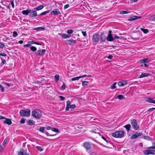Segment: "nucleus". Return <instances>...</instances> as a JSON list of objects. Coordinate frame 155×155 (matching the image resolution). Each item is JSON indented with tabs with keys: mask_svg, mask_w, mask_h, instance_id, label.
Here are the masks:
<instances>
[{
	"mask_svg": "<svg viewBox=\"0 0 155 155\" xmlns=\"http://www.w3.org/2000/svg\"><path fill=\"white\" fill-rule=\"evenodd\" d=\"M150 74L148 73H143L141 74L138 76V78H142L144 77H147L150 75Z\"/></svg>",
	"mask_w": 155,
	"mask_h": 155,
	"instance_id": "aec40b11",
	"label": "nucleus"
},
{
	"mask_svg": "<svg viewBox=\"0 0 155 155\" xmlns=\"http://www.w3.org/2000/svg\"><path fill=\"white\" fill-rule=\"evenodd\" d=\"M84 147L86 149L88 153H91L92 150L91 149V145L88 142H85L83 144Z\"/></svg>",
	"mask_w": 155,
	"mask_h": 155,
	"instance_id": "7ed1b4c3",
	"label": "nucleus"
},
{
	"mask_svg": "<svg viewBox=\"0 0 155 155\" xmlns=\"http://www.w3.org/2000/svg\"><path fill=\"white\" fill-rule=\"evenodd\" d=\"M130 127L131 125L130 124H127L124 126V127L126 129L128 132L130 130Z\"/></svg>",
	"mask_w": 155,
	"mask_h": 155,
	"instance_id": "bb28decb",
	"label": "nucleus"
},
{
	"mask_svg": "<svg viewBox=\"0 0 155 155\" xmlns=\"http://www.w3.org/2000/svg\"><path fill=\"white\" fill-rule=\"evenodd\" d=\"M80 76L79 77H74L71 78V81H74L75 80H78L79 78H80Z\"/></svg>",
	"mask_w": 155,
	"mask_h": 155,
	"instance_id": "c9c22d12",
	"label": "nucleus"
},
{
	"mask_svg": "<svg viewBox=\"0 0 155 155\" xmlns=\"http://www.w3.org/2000/svg\"><path fill=\"white\" fill-rule=\"evenodd\" d=\"M30 111L28 109L26 110L22 109L20 111L19 114L21 116L28 117L30 116Z\"/></svg>",
	"mask_w": 155,
	"mask_h": 155,
	"instance_id": "f03ea898",
	"label": "nucleus"
},
{
	"mask_svg": "<svg viewBox=\"0 0 155 155\" xmlns=\"http://www.w3.org/2000/svg\"><path fill=\"white\" fill-rule=\"evenodd\" d=\"M54 78H55V80L56 81H58L59 79V75L58 74L55 75L54 76Z\"/></svg>",
	"mask_w": 155,
	"mask_h": 155,
	"instance_id": "a19ab883",
	"label": "nucleus"
},
{
	"mask_svg": "<svg viewBox=\"0 0 155 155\" xmlns=\"http://www.w3.org/2000/svg\"><path fill=\"white\" fill-rule=\"evenodd\" d=\"M143 152L146 155H148L149 154H154V153L153 152H151V150H149V149L148 150H144Z\"/></svg>",
	"mask_w": 155,
	"mask_h": 155,
	"instance_id": "a211bd4d",
	"label": "nucleus"
},
{
	"mask_svg": "<svg viewBox=\"0 0 155 155\" xmlns=\"http://www.w3.org/2000/svg\"><path fill=\"white\" fill-rule=\"evenodd\" d=\"M69 108H70V107H69V106H66V107L65 109V110L66 111L69 110Z\"/></svg>",
	"mask_w": 155,
	"mask_h": 155,
	"instance_id": "338daca9",
	"label": "nucleus"
},
{
	"mask_svg": "<svg viewBox=\"0 0 155 155\" xmlns=\"http://www.w3.org/2000/svg\"><path fill=\"white\" fill-rule=\"evenodd\" d=\"M100 38V36L97 33H95L93 35L92 39L93 42H96L99 41Z\"/></svg>",
	"mask_w": 155,
	"mask_h": 155,
	"instance_id": "39448f33",
	"label": "nucleus"
},
{
	"mask_svg": "<svg viewBox=\"0 0 155 155\" xmlns=\"http://www.w3.org/2000/svg\"><path fill=\"white\" fill-rule=\"evenodd\" d=\"M36 148L37 149L40 150V151H42L43 150L44 148H42V147L40 146H36Z\"/></svg>",
	"mask_w": 155,
	"mask_h": 155,
	"instance_id": "4c0bfd02",
	"label": "nucleus"
},
{
	"mask_svg": "<svg viewBox=\"0 0 155 155\" xmlns=\"http://www.w3.org/2000/svg\"><path fill=\"white\" fill-rule=\"evenodd\" d=\"M140 30L143 32L144 33H147L148 32V30L147 29H145L143 28H140Z\"/></svg>",
	"mask_w": 155,
	"mask_h": 155,
	"instance_id": "f704fd0d",
	"label": "nucleus"
},
{
	"mask_svg": "<svg viewBox=\"0 0 155 155\" xmlns=\"http://www.w3.org/2000/svg\"><path fill=\"white\" fill-rule=\"evenodd\" d=\"M155 109V108H149L148 110L147 111H151L153 110H154Z\"/></svg>",
	"mask_w": 155,
	"mask_h": 155,
	"instance_id": "6e6d98bb",
	"label": "nucleus"
},
{
	"mask_svg": "<svg viewBox=\"0 0 155 155\" xmlns=\"http://www.w3.org/2000/svg\"><path fill=\"white\" fill-rule=\"evenodd\" d=\"M45 127H41L39 129V131L41 133H44V128Z\"/></svg>",
	"mask_w": 155,
	"mask_h": 155,
	"instance_id": "58836bf2",
	"label": "nucleus"
},
{
	"mask_svg": "<svg viewBox=\"0 0 155 155\" xmlns=\"http://www.w3.org/2000/svg\"><path fill=\"white\" fill-rule=\"evenodd\" d=\"M31 12V9H28L27 10H24L22 11V14L25 15H27L29 13H30Z\"/></svg>",
	"mask_w": 155,
	"mask_h": 155,
	"instance_id": "6ab92c4d",
	"label": "nucleus"
},
{
	"mask_svg": "<svg viewBox=\"0 0 155 155\" xmlns=\"http://www.w3.org/2000/svg\"><path fill=\"white\" fill-rule=\"evenodd\" d=\"M112 32V31L111 30H110L109 31V33L108 35V36L106 38V39L108 41H113L114 39L112 37V35L111 34V33Z\"/></svg>",
	"mask_w": 155,
	"mask_h": 155,
	"instance_id": "0eeeda50",
	"label": "nucleus"
},
{
	"mask_svg": "<svg viewBox=\"0 0 155 155\" xmlns=\"http://www.w3.org/2000/svg\"><path fill=\"white\" fill-rule=\"evenodd\" d=\"M5 47V45L3 43L0 42V48H3Z\"/></svg>",
	"mask_w": 155,
	"mask_h": 155,
	"instance_id": "e433bc0d",
	"label": "nucleus"
},
{
	"mask_svg": "<svg viewBox=\"0 0 155 155\" xmlns=\"http://www.w3.org/2000/svg\"><path fill=\"white\" fill-rule=\"evenodd\" d=\"M61 36L64 38H69L70 35L67 34H63L61 35Z\"/></svg>",
	"mask_w": 155,
	"mask_h": 155,
	"instance_id": "c756f323",
	"label": "nucleus"
},
{
	"mask_svg": "<svg viewBox=\"0 0 155 155\" xmlns=\"http://www.w3.org/2000/svg\"><path fill=\"white\" fill-rule=\"evenodd\" d=\"M28 154H27L24 149H21L18 153V155H28Z\"/></svg>",
	"mask_w": 155,
	"mask_h": 155,
	"instance_id": "dca6fc26",
	"label": "nucleus"
},
{
	"mask_svg": "<svg viewBox=\"0 0 155 155\" xmlns=\"http://www.w3.org/2000/svg\"><path fill=\"white\" fill-rule=\"evenodd\" d=\"M18 35V34L16 31H14L13 32V36L14 37H15L17 36Z\"/></svg>",
	"mask_w": 155,
	"mask_h": 155,
	"instance_id": "c03bdc74",
	"label": "nucleus"
},
{
	"mask_svg": "<svg viewBox=\"0 0 155 155\" xmlns=\"http://www.w3.org/2000/svg\"><path fill=\"white\" fill-rule=\"evenodd\" d=\"M51 14H53V15H57L59 14H61V12L58 9H55L53 11H51Z\"/></svg>",
	"mask_w": 155,
	"mask_h": 155,
	"instance_id": "f8f14e48",
	"label": "nucleus"
},
{
	"mask_svg": "<svg viewBox=\"0 0 155 155\" xmlns=\"http://www.w3.org/2000/svg\"><path fill=\"white\" fill-rule=\"evenodd\" d=\"M112 136L116 138V131L114 132L112 134Z\"/></svg>",
	"mask_w": 155,
	"mask_h": 155,
	"instance_id": "864d4df0",
	"label": "nucleus"
},
{
	"mask_svg": "<svg viewBox=\"0 0 155 155\" xmlns=\"http://www.w3.org/2000/svg\"><path fill=\"white\" fill-rule=\"evenodd\" d=\"M5 120L3 121V123L4 124H7L8 125H10L12 124V119L10 118H8L6 117L5 119Z\"/></svg>",
	"mask_w": 155,
	"mask_h": 155,
	"instance_id": "9b49d317",
	"label": "nucleus"
},
{
	"mask_svg": "<svg viewBox=\"0 0 155 155\" xmlns=\"http://www.w3.org/2000/svg\"><path fill=\"white\" fill-rule=\"evenodd\" d=\"M0 88H1V90L2 92L4 91V88L2 85H1L0 86Z\"/></svg>",
	"mask_w": 155,
	"mask_h": 155,
	"instance_id": "3c124183",
	"label": "nucleus"
},
{
	"mask_svg": "<svg viewBox=\"0 0 155 155\" xmlns=\"http://www.w3.org/2000/svg\"><path fill=\"white\" fill-rule=\"evenodd\" d=\"M116 84V82H114L111 86V88L112 89H114L116 88V87L115 85Z\"/></svg>",
	"mask_w": 155,
	"mask_h": 155,
	"instance_id": "ea45409f",
	"label": "nucleus"
},
{
	"mask_svg": "<svg viewBox=\"0 0 155 155\" xmlns=\"http://www.w3.org/2000/svg\"><path fill=\"white\" fill-rule=\"evenodd\" d=\"M117 98H118L119 100H121L124 99L125 97L123 96L122 95L120 94L117 97Z\"/></svg>",
	"mask_w": 155,
	"mask_h": 155,
	"instance_id": "cd10ccee",
	"label": "nucleus"
},
{
	"mask_svg": "<svg viewBox=\"0 0 155 155\" xmlns=\"http://www.w3.org/2000/svg\"><path fill=\"white\" fill-rule=\"evenodd\" d=\"M45 28L44 27H39L35 28L33 29L38 31H39L41 30H44L45 29Z\"/></svg>",
	"mask_w": 155,
	"mask_h": 155,
	"instance_id": "393cba45",
	"label": "nucleus"
},
{
	"mask_svg": "<svg viewBox=\"0 0 155 155\" xmlns=\"http://www.w3.org/2000/svg\"><path fill=\"white\" fill-rule=\"evenodd\" d=\"M73 32V30L71 29L67 31V33L68 34H71Z\"/></svg>",
	"mask_w": 155,
	"mask_h": 155,
	"instance_id": "de8ad7c7",
	"label": "nucleus"
},
{
	"mask_svg": "<svg viewBox=\"0 0 155 155\" xmlns=\"http://www.w3.org/2000/svg\"><path fill=\"white\" fill-rule=\"evenodd\" d=\"M124 132L122 131H117V138H121L124 136Z\"/></svg>",
	"mask_w": 155,
	"mask_h": 155,
	"instance_id": "1a4fd4ad",
	"label": "nucleus"
},
{
	"mask_svg": "<svg viewBox=\"0 0 155 155\" xmlns=\"http://www.w3.org/2000/svg\"><path fill=\"white\" fill-rule=\"evenodd\" d=\"M59 98H60V99L61 101H64L65 99V98L64 97L61 96H59Z\"/></svg>",
	"mask_w": 155,
	"mask_h": 155,
	"instance_id": "603ef678",
	"label": "nucleus"
},
{
	"mask_svg": "<svg viewBox=\"0 0 155 155\" xmlns=\"http://www.w3.org/2000/svg\"><path fill=\"white\" fill-rule=\"evenodd\" d=\"M76 43V40H67L65 41V43L68 45H74V44Z\"/></svg>",
	"mask_w": 155,
	"mask_h": 155,
	"instance_id": "6e6552de",
	"label": "nucleus"
},
{
	"mask_svg": "<svg viewBox=\"0 0 155 155\" xmlns=\"http://www.w3.org/2000/svg\"><path fill=\"white\" fill-rule=\"evenodd\" d=\"M6 117H4L3 116H2L1 115H0V120L1 119H5Z\"/></svg>",
	"mask_w": 155,
	"mask_h": 155,
	"instance_id": "774afa93",
	"label": "nucleus"
},
{
	"mask_svg": "<svg viewBox=\"0 0 155 155\" xmlns=\"http://www.w3.org/2000/svg\"><path fill=\"white\" fill-rule=\"evenodd\" d=\"M131 125L133 127L135 130H139V127L137 125V120L135 119H132L131 120Z\"/></svg>",
	"mask_w": 155,
	"mask_h": 155,
	"instance_id": "20e7f679",
	"label": "nucleus"
},
{
	"mask_svg": "<svg viewBox=\"0 0 155 155\" xmlns=\"http://www.w3.org/2000/svg\"><path fill=\"white\" fill-rule=\"evenodd\" d=\"M130 13V12L125 11H121L120 12L119 14H127Z\"/></svg>",
	"mask_w": 155,
	"mask_h": 155,
	"instance_id": "7c9ffc66",
	"label": "nucleus"
},
{
	"mask_svg": "<svg viewBox=\"0 0 155 155\" xmlns=\"http://www.w3.org/2000/svg\"><path fill=\"white\" fill-rule=\"evenodd\" d=\"M146 101L149 103L155 104V100L151 98H147Z\"/></svg>",
	"mask_w": 155,
	"mask_h": 155,
	"instance_id": "4be33fe9",
	"label": "nucleus"
},
{
	"mask_svg": "<svg viewBox=\"0 0 155 155\" xmlns=\"http://www.w3.org/2000/svg\"><path fill=\"white\" fill-rule=\"evenodd\" d=\"M0 55L3 56H4V57H6L7 56V55L4 53H0Z\"/></svg>",
	"mask_w": 155,
	"mask_h": 155,
	"instance_id": "052dcab7",
	"label": "nucleus"
},
{
	"mask_svg": "<svg viewBox=\"0 0 155 155\" xmlns=\"http://www.w3.org/2000/svg\"><path fill=\"white\" fill-rule=\"evenodd\" d=\"M35 41H29L28 42V43H29L30 44H35Z\"/></svg>",
	"mask_w": 155,
	"mask_h": 155,
	"instance_id": "4d7b16f0",
	"label": "nucleus"
},
{
	"mask_svg": "<svg viewBox=\"0 0 155 155\" xmlns=\"http://www.w3.org/2000/svg\"><path fill=\"white\" fill-rule=\"evenodd\" d=\"M45 134H46V135L47 136H54L55 135V134H54H54H50V135H49V133L48 132H46L45 133Z\"/></svg>",
	"mask_w": 155,
	"mask_h": 155,
	"instance_id": "5fc2aeb1",
	"label": "nucleus"
},
{
	"mask_svg": "<svg viewBox=\"0 0 155 155\" xmlns=\"http://www.w3.org/2000/svg\"><path fill=\"white\" fill-rule=\"evenodd\" d=\"M141 18V16H134L130 17L128 19V20L129 21H131L133 20H135Z\"/></svg>",
	"mask_w": 155,
	"mask_h": 155,
	"instance_id": "9d476101",
	"label": "nucleus"
},
{
	"mask_svg": "<svg viewBox=\"0 0 155 155\" xmlns=\"http://www.w3.org/2000/svg\"><path fill=\"white\" fill-rule=\"evenodd\" d=\"M101 138L105 141L107 143H108V141L103 136H102Z\"/></svg>",
	"mask_w": 155,
	"mask_h": 155,
	"instance_id": "0e129e2a",
	"label": "nucleus"
},
{
	"mask_svg": "<svg viewBox=\"0 0 155 155\" xmlns=\"http://www.w3.org/2000/svg\"><path fill=\"white\" fill-rule=\"evenodd\" d=\"M31 45L29 43H28L24 46V47H29Z\"/></svg>",
	"mask_w": 155,
	"mask_h": 155,
	"instance_id": "e2e57ef3",
	"label": "nucleus"
},
{
	"mask_svg": "<svg viewBox=\"0 0 155 155\" xmlns=\"http://www.w3.org/2000/svg\"><path fill=\"white\" fill-rule=\"evenodd\" d=\"M69 6V4H67L64 5V9H66L68 8Z\"/></svg>",
	"mask_w": 155,
	"mask_h": 155,
	"instance_id": "13d9d810",
	"label": "nucleus"
},
{
	"mask_svg": "<svg viewBox=\"0 0 155 155\" xmlns=\"http://www.w3.org/2000/svg\"><path fill=\"white\" fill-rule=\"evenodd\" d=\"M80 76L81 78H83V77H91V75H86V74H85V75H82V76Z\"/></svg>",
	"mask_w": 155,
	"mask_h": 155,
	"instance_id": "8fccbe9b",
	"label": "nucleus"
},
{
	"mask_svg": "<svg viewBox=\"0 0 155 155\" xmlns=\"http://www.w3.org/2000/svg\"><path fill=\"white\" fill-rule=\"evenodd\" d=\"M46 51V50L45 49H43L42 51L39 50L35 52V54L36 56H43L45 54V53Z\"/></svg>",
	"mask_w": 155,
	"mask_h": 155,
	"instance_id": "423d86ee",
	"label": "nucleus"
},
{
	"mask_svg": "<svg viewBox=\"0 0 155 155\" xmlns=\"http://www.w3.org/2000/svg\"><path fill=\"white\" fill-rule=\"evenodd\" d=\"M32 115L33 117L37 119L40 118L41 116V113L38 109H35L33 110L32 112Z\"/></svg>",
	"mask_w": 155,
	"mask_h": 155,
	"instance_id": "f257e3e1",
	"label": "nucleus"
},
{
	"mask_svg": "<svg viewBox=\"0 0 155 155\" xmlns=\"http://www.w3.org/2000/svg\"><path fill=\"white\" fill-rule=\"evenodd\" d=\"M1 60L2 61V63L3 64H5L6 62V61L5 60H3L2 58H1Z\"/></svg>",
	"mask_w": 155,
	"mask_h": 155,
	"instance_id": "680f3d73",
	"label": "nucleus"
},
{
	"mask_svg": "<svg viewBox=\"0 0 155 155\" xmlns=\"http://www.w3.org/2000/svg\"><path fill=\"white\" fill-rule=\"evenodd\" d=\"M66 103H67V105L66 106H70V101H67L66 102Z\"/></svg>",
	"mask_w": 155,
	"mask_h": 155,
	"instance_id": "69168bd1",
	"label": "nucleus"
},
{
	"mask_svg": "<svg viewBox=\"0 0 155 155\" xmlns=\"http://www.w3.org/2000/svg\"><path fill=\"white\" fill-rule=\"evenodd\" d=\"M44 6L41 5L39 7H37L34 8V10H35L36 11L42 9L44 8Z\"/></svg>",
	"mask_w": 155,
	"mask_h": 155,
	"instance_id": "b1692460",
	"label": "nucleus"
},
{
	"mask_svg": "<svg viewBox=\"0 0 155 155\" xmlns=\"http://www.w3.org/2000/svg\"><path fill=\"white\" fill-rule=\"evenodd\" d=\"M148 149L151 150V152L155 151V143H153V146L149 147Z\"/></svg>",
	"mask_w": 155,
	"mask_h": 155,
	"instance_id": "5701e85b",
	"label": "nucleus"
},
{
	"mask_svg": "<svg viewBox=\"0 0 155 155\" xmlns=\"http://www.w3.org/2000/svg\"><path fill=\"white\" fill-rule=\"evenodd\" d=\"M11 4L12 5V6L13 8H14V1L13 0H11L10 1Z\"/></svg>",
	"mask_w": 155,
	"mask_h": 155,
	"instance_id": "09e8293b",
	"label": "nucleus"
},
{
	"mask_svg": "<svg viewBox=\"0 0 155 155\" xmlns=\"http://www.w3.org/2000/svg\"><path fill=\"white\" fill-rule=\"evenodd\" d=\"M52 131L58 133L59 132V130L58 129L56 128H53L51 129Z\"/></svg>",
	"mask_w": 155,
	"mask_h": 155,
	"instance_id": "473e14b6",
	"label": "nucleus"
},
{
	"mask_svg": "<svg viewBox=\"0 0 155 155\" xmlns=\"http://www.w3.org/2000/svg\"><path fill=\"white\" fill-rule=\"evenodd\" d=\"M30 13L29 16L31 18L37 16V12L35 10L31 11V12Z\"/></svg>",
	"mask_w": 155,
	"mask_h": 155,
	"instance_id": "ddd939ff",
	"label": "nucleus"
},
{
	"mask_svg": "<svg viewBox=\"0 0 155 155\" xmlns=\"http://www.w3.org/2000/svg\"><path fill=\"white\" fill-rule=\"evenodd\" d=\"M141 133H137L133 135L130 137V139H135L138 138L139 136L142 135Z\"/></svg>",
	"mask_w": 155,
	"mask_h": 155,
	"instance_id": "f3484780",
	"label": "nucleus"
},
{
	"mask_svg": "<svg viewBox=\"0 0 155 155\" xmlns=\"http://www.w3.org/2000/svg\"><path fill=\"white\" fill-rule=\"evenodd\" d=\"M143 138L144 139L147 140H150L151 139L150 137L147 136H144Z\"/></svg>",
	"mask_w": 155,
	"mask_h": 155,
	"instance_id": "49530a36",
	"label": "nucleus"
},
{
	"mask_svg": "<svg viewBox=\"0 0 155 155\" xmlns=\"http://www.w3.org/2000/svg\"><path fill=\"white\" fill-rule=\"evenodd\" d=\"M100 41L101 42L105 41L106 38L104 32L101 33L100 36Z\"/></svg>",
	"mask_w": 155,
	"mask_h": 155,
	"instance_id": "4468645a",
	"label": "nucleus"
},
{
	"mask_svg": "<svg viewBox=\"0 0 155 155\" xmlns=\"http://www.w3.org/2000/svg\"><path fill=\"white\" fill-rule=\"evenodd\" d=\"M65 87H66V85H65V84H64L63 83L61 87V90H64L65 88Z\"/></svg>",
	"mask_w": 155,
	"mask_h": 155,
	"instance_id": "a18cd8bd",
	"label": "nucleus"
},
{
	"mask_svg": "<svg viewBox=\"0 0 155 155\" xmlns=\"http://www.w3.org/2000/svg\"><path fill=\"white\" fill-rule=\"evenodd\" d=\"M88 82L87 81H83L82 82V85L83 86H87L88 85Z\"/></svg>",
	"mask_w": 155,
	"mask_h": 155,
	"instance_id": "72a5a7b5",
	"label": "nucleus"
},
{
	"mask_svg": "<svg viewBox=\"0 0 155 155\" xmlns=\"http://www.w3.org/2000/svg\"><path fill=\"white\" fill-rule=\"evenodd\" d=\"M70 108L74 109L76 107V105L75 104L70 105L69 106Z\"/></svg>",
	"mask_w": 155,
	"mask_h": 155,
	"instance_id": "37998d69",
	"label": "nucleus"
},
{
	"mask_svg": "<svg viewBox=\"0 0 155 155\" xmlns=\"http://www.w3.org/2000/svg\"><path fill=\"white\" fill-rule=\"evenodd\" d=\"M148 58H146L140 60V62L141 63H147L150 61H148Z\"/></svg>",
	"mask_w": 155,
	"mask_h": 155,
	"instance_id": "412c9836",
	"label": "nucleus"
},
{
	"mask_svg": "<svg viewBox=\"0 0 155 155\" xmlns=\"http://www.w3.org/2000/svg\"><path fill=\"white\" fill-rule=\"evenodd\" d=\"M127 84L126 81H122L118 82V84L119 86L123 87L126 85Z\"/></svg>",
	"mask_w": 155,
	"mask_h": 155,
	"instance_id": "2eb2a0df",
	"label": "nucleus"
},
{
	"mask_svg": "<svg viewBox=\"0 0 155 155\" xmlns=\"http://www.w3.org/2000/svg\"><path fill=\"white\" fill-rule=\"evenodd\" d=\"M82 34L84 36L86 37V36H87V34L86 33V31H82Z\"/></svg>",
	"mask_w": 155,
	"mask_h": 155,
	"instance_id": "bf43d9fd",
	"label": "nucleus"
},
{
	"mask_svg": "<svg viewBox=\"0 0 155 155\" xmlns=\"http://www.w3.org/2000/svg\"><path fill=\"white\" fill-rule=\"evenodd\" d=\"M25 118H22L21 119V120L20 121V123H22L23 124L25 123Z\"/></svg>",
	"mask_w": 155,
	"mask_h": 155,
	"instance_id": "79ce46f5",
	"label": "nucleus"
},
{
	"mask_svg": "<svg viewBox=\"0 0 155 155\" xmlns=\"http://www.w3.org/2000/svg\"><path fill=\"white\" fill-rule=\"evenodd\" d=\"M30 50L33 52H35L37 50V48L36 47L32 46L30 47Z\"/></svg>",
	"mask_w": 155,
	"mask_h": 155,
	"instance_id": "2f4dec72",
	"label": "nucleus"
},
{
	"mask_svg": "<svg viewBox=\"0 0 155 155\" xmlns=\"http://www.w3.org/2000/svg\"><path fill=\"white\" fill-rule=\"evenodd\" d=\"M50 12V10H48L44 12H43L39 14L38 16L43 15H46V14L49 12Z\"/></svg>",
	"mask_w": 155,
	"mask_h": 155,
	"instance_id": "c85d7f7f",
	"label": "nucleus"
},
{
	"mask_svg": "<svg viewBox=\"0 0 155 155\" xmlns=\"http://www.w3.org/2000/svg\"><path fill=\"white\" fill-rule=\"evenodd\" d=\"M28 124L30 125H33L35 124V122L34 121L29 120L28 122Z\"/></svg>",
	"mask_w": 155,
	"mask_h": 155,
	"instance_id": "a878e982",
	"label": "nucleus"
}]
</instances>
